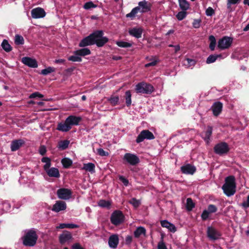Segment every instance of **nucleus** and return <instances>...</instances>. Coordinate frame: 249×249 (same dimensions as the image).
<instances>
[{
  "label": "nucleus",
  "instance_id": "obj_1",
  "mask_svg": "<svg viewBox=\"0 0 249 249\" xmlns=\"http://www.w3.org/2000/svg\"><path fill=\"white\" fill-rule=\"evenodd\" d=\"M102 31H96L82 39L79 44L80 47H85L95 44L98 47H102L108 41V38L103 36Z\"/></svg>",
  "mask_w": 249,
  "mask_h": 249
},
{
  "label": "nucleus",
  "instance_id": "obj_2",
  "mask_svg": "<svg viewBox=\"0 0 249 249\" xmlns=\"http://www.w3.org/2000/svg\"><path fill=\"white\" fill-rule=\"evenodd\" d=\"M38 236L35 230L32 229L24 231L21 239L23 244L27 247H34L36 243Z\"/></svg>",
  "mask_w": 249,
  "mask_h": 249
},
{
  "label": "nucleus",
  "instance_id": "obj_3",
  "mask_svg": "<svg viewBox=\"0 0 249 249\" xmlns=\"http://www.w3.org/2000/svg\"><path fill=\"white\" fill-rule=\"evenodd\" d=\"M222 190L224 194L228 196H233L236 192V183L235 178L229 176L225 178V182L222 186Z\"/></svg>",
  "mask_w": 249,
  "mask_h": 249
},
{
  "label": "nucleus",
  "instance_id": "obj_4",
  "mask_svg": "<svg viewBox=\"0 0 249 249\" xmlns=\"http://www.w3.org/2000/svg\"><path fill=\"white\" fill-rule=\"evenodd\" d=\"M135 90L137 93L151 94L154 91V87L151 84L142 82L136 85Z\"/></svg>",
  "mask_w": 249,
  "mask_h": 249
},
{
  "label": "nucleus",
  "instance_id": "obj_5",
  "mask_svg": "<svg viewBox=\"0 0 249 249\" xmlns=\"http://www.w3.org/2000/svg\"><path fill=\"white\" fill-rule=\"evenodd\" d=\"M233 42V38L228 36H224L219 39L217 42V48L220 50L229 49Z\"/></svg>",
  "mask_w": 249,
  "mask_h": 249
},
{
  "label": "nucleus",
  "instance_id": "obj_6",
  "mask_svg": "<svg viewBox=\"0 0 249 249\" xmlns=\"http://www.w3.org/2000/svg\"><path fill=\"white\" fill-rule=\"evenodd\" d=\"M110 221L113 225H119L124 222V215L121 211L116 210L112 213Z\"/></svg>",
  "mask_w": 249,
  "mask_h": 249
},
{
  "label": "nucleus",
  "instance_id": "obj_7",
  "mask_svg": "<svg viewBox=\"0 0 249 249\" xmlns=\"http://www.w3.org/2000/svg\"><path fill=\"white\" fill-rule=\"evenodd\" d=\"M123 160L127 163L132 166L137 165L140 162V159L136 155L130 153H125Z\"/></svg>",
  "mask_w": 249,
  "mask_h": 249
},
{
  "label": "nucleus",
  "instance_id": "obj_8",
  "mask_svg": "<svg viewBox=\"0 0 249 249\" xmlns=\"http://www.w3.org/2000/svg\"><path fill=\"white\" fill-rule=\"evenodd\" d=\"M155 138L153 134L148 130L142 131L138 136L136 142L137 143H140L145 139L153 140Z\"/></svg>",
  "mask_w": 249,
  "mask_h": 249
},
{
  "label": "nucleus",
  "instance_id": "obj_9",
  "mask_svg": "<svg viewBox=\"0 0 249 249\" xmlns=\"http://www.w3.org/2000/svg\"><path fill=\"white\" fill-rule=\"evenodd\" d=\"M229 150V146L227 143L222 142L215 145L214 147V152L219 155L226 154Z\"/></svg>",
  "mask_w": 249,
  "mask_h": 249
},
{
  "label": "nucleus",
  "instance_id": "obj_10",
  "mask_svg": "<svg viewBox=\"0 0 249 249\" xmlns=\"http://www.w3.org/2000/svg\"><path fill=\"white\" fill-rule=\"evenodd\" d=\"M208 237L211 240H216L220 238L221 234L220 232L213 227H208L207 230Z\"/></svg>",
  "mask_w": 249,
  "mask_h": 249
},
{
  "label": "nucleus",
  "instance_id": "obj_11",
  "mask_svg": "<svg viewBox=\"0 0 249 249\" xmlns=\"http://www.w3.org/2000/svg\"><path fill=\"white\" fill-rule=\"evenodd\" d=\"M56 193L59 198L64 200L69 199L72 195L71 190L66 188L59 189Z\"/></svg>",
  "mask_w": 249,
  "mask_h": 249
},
{
  "label": "nucleus",
  "instance_id": "obj_12",
  "mask_svg": "<svg viewBox=\"0 0 249 249\" xmlns=\"http://www.w3.org/2000/svg\"><path fill=\"white\" fill-rule=\"evenodd\" d=\"M82 120V117L74 115H70L66 119V123L72 127V125H78Z\"/></svg>",
  "mask_w": 249,
  "mask_h": 249
},
{
  "label": "nucleus",
  "instance_id": "obj_13",
  "mask_svg": "<svg viewBox=\"0 0 249 249\" xmlns=\"http://www.w3.org/2000/svg\"><path fill=\"white\" fill-rule=\"evenodd\" d=\"M31 15L34 18H44L46 15V13L43 8L37 7L32 10Z\"/></svg>",
  "mask_w": 249,
  "mask_h": 249
},
{
  "label": "nucleus",
  "instance_id": "obj_14",
  "mask_svg": "<svg viewBox=\"0 0 249 249\" xmlns=\"http://www.w3.org/2000/svg\"><path fill=\"white\" fill-rule=\"evenodd\" d=\"M139 9V12L141 13H146L150 11V4L146 0L139 2L138 6H136Z\"/></svg>",
  "mask_w": 249,
  "mask_h": 249
},
{
  "label": "nucleus",
  "instance_id": "obj_15",
  "mask_svg": "<svg viewBox=\"0 0 249 249\" xmlns=\"http://www.w3.org/2000/svg\"><path fill=\"white\" fill-rule=\"evenodd\" d=\"M67 208L65 202L62 201H56L53 205L52 210L54 212L58 213L61 211H64Z\"/></svg>",
  "mask_w": 249,
  "mask_h": 249
},
{
  "label": "nucleus",
  "instance_id": "obj_16",
  "mask_svg": "<svg viewBox=\"0 0 249 249\" xmlns=\"http://www.w3.org/2000/svg\"><path fill=\"white\" fill-rule=\"evenodd\" d=\"M22 62L25 65L33 68L37 67V63L36 59L29 57H24L22 58Z\"/></svg>",
  "mask_w": 249,
  "mask_h": 249
},
{
  "label": "nucleus",
  "instance_id": "obj_17",
  "mask_svg": "<svg viewBox=\"0 0 249 249\" xmlns=\"http://www.w3.org/2000/svg\"><path fill=\"white\" fill-rule=\"evenodd\" d=\"M142 32L143 29L142 27H135L130 28L128 30L129 34L137 38H139L142 37Z\"/></svg>",
  "mask_w": 249,
  "mask_h": 249
},
{
  "label": "nucleus",
  "instance_id": "obj_18",
  "mask_svg": "<svg viewBox=\"0 0 249 249\" xmlns=\"http://www.w3.org/2000/svg\"><path fill=\"white\" fill-rule=\"evenodd\" d=\"M72 238L71 234L68 231H64L59 236V239L61 244H63L66 242H69Z\"/></svg>",
  "mask_w": 249,
  "mask_h": 249
},
{
  "label": "nucleus",
  "instance_id": "obj_19",
  "mask_svg": "<svg viewBox=\"0 0 249 249\" xmlns=\"http://www.w3.org/2000/svg\"><path fill=\"white\" fill-rule=\"evenodd\" d=\"M181 171L184 174L193 175L196 172V168L194 166L187 164L181 166Z\"/></svg>",
  "mask_w": 249,
  "mask_h": 249
},
{
  "label": "nucleus",
  "instance_id": "obj_20",
  "mask_svg": "<svg viewBox=\"0 0 249 249\" xmlns=\"http://www.w3.org/2000/svg\"><path fill=\"white\" fill-rule=\"evenodd\" d=\"M108 245L112 249L117 248L119 244V237L117 234L111 235L108 239Z\"/></svg>",
  "mask_w": 249,
  "mask_h": 249
},
{
  "label": "nucleus",
  "instance_id": "obj_21",
  "mask_svg": "<svg viewBox=\"0 0 249 249\" xmlns=\"http://www.w3.org/2000/svg\"><path fill=\"white\" fill-rule=\"evenodd\" d=\"M24 143V141L21 139L13 141L10 145L11 151H16L18 150Z\"/></svg>",
  "mask_w": 249,
  "mask_h": 249
},
{
  "label": "nucleus",
  "instance_id": "obj_22",
  "mask_svg": "<svg viewBox=\"0 0 249 249\" xmlns=\"http://www.w3.org/2000/svg\"><path fill=\"white\" fill-rule=\"evenodd\" d=\"M47 175L51 178H58L60 177V173L58 169L55 167H50L46 171Z\"/></svg>",
  "mask_w": 249,
  "mask_h": 249
},
{
  "label": "nucleus",
  "instance_id": "obj_23",
  "mask_svg": "<svg viewBox=\"0 0 249 249\" xmlns=\"http://www.w3.org/2000/svg\"><path fill=\"white\" fill-rule=\"evenodd\" d=\"M223 105L220 102L214 103L212 107L213 114L215 116H218L222 111Z\"/></svg>",
  "mask_w": 249,
  "mask_h": 249
},
{
  "label": "nucleus",
  "instance_id": "obj_24",
  "mask_svg": "<svg viewBox=\"0 0 249 249\" xmlns=\"http://www.w3.org/2000/svg\"><path fill=\"white\" fill-rule=\"evenodd\" d=\"M160 224L162 227L166 228L171 232H174L176 231L175 226L167 220L161 221Z\"/></svg>",
  "mask_w": 249,
  "mask_h": 249
},
{
  "label": "nucleus",
  "instance_id": "obj_25",
  "mask_svg": "<svg viewBox=\"0 0 249 249\" xmlns=\"http://www.w3.org/2000/svg\"><path fill=\"white\" fill-rule=\"evenodd\" d=\"M71 128V127L66 123L65 120V122L60 123L58 124L57 129L62 132H68Z\"/></svg>",
  "mask_w": 249,
  "mask_h": 249
},
{
  "label": "nucleus",
  "instance_id": "obj_26",
  "mask_svg": "<svg viewBox=\"0 0 249 249\" xmlns=\"http://www.w3.org/2000/svg\"><path fill=\"white\" fill-rule=\"evenodd\" d=\"M95 166L94 163L89 162L88 163H84L83 166L81 169L86 171H89L91 173H93L95 172Z\"/></svg>",
  "mask_w": 249,
  "mask_h": 249
},
{
  "label": "nucleus",
  "instance_id": "obj_27",
  "mask_svg": "<svg viewBox=\"0 0 249 249\" xmlns=\"http://www.w3.org/2000/svg\"><path fill=\"white\" fill-rule=\"evenodd\" d=\"M212 127L208 126L206 131L202 133V136L204 140L208 143L210 139L212 133Z\"/></svg>",
  "mask_w": 249,
  "mask_h": 249
},
{
  "label": "nucleus",
  "instance_id": "obj_28",
  "mask_svg": "<svg viewBox=\"0 0 249 249\" xmlns=\"http://www.w3.org/2000/svg\"><path fill=\"white\" fill-rule=\"evenodd\" d=\"M146 233V230L143 227H139L134 232V236L136 238H139L141 235H145Z\"/></svg>",
  "mask_w": 249,
  "mask_h": 249
},
{
  "label": "nucleus",
  "instance_id": "obj_29",
  "mask_svg": "<svg viewBox=\"0 0 249 249\" xmlns=\"http://www.w3.org/2000/svg\"><path fill=\"white\" fill-rule=\"evenodd\" d=\"M79 226V225L75 224L72 223H61L59 225V226L56 227L57 229H64V228H69V229H75L77 228Z\"/></svg>",
  "mask_w": 249,
  "mask_h": 249
},
{
  "label": "nucleus",
  "instance_id": "obj_30",
  "mask_svg": "<svg viewBox=\"0 0 249 249\" xmlns=\"http://www.w3.org/2000/svg\"><path fill=\"white\" fill-rule=\"evenodd\" d=\"M97 204L98 206L103 208L109 209L111 206L110 201L106 200L105 199H101L99 200Z\"/></svg>",
  "mask_w": 249,
  "mask_h": 249
},
{
  "label": "nucleus",
  "instance_id": "obj_31",
  "mask_svg": "<svg viewBox=\"0 0 249 249\" xmlns=\"http://www.w3.org/2000/svg\"><path fill=\"white\" fill-rule=\"evenodd\" d=\"M41 161L45 163L43 166V169L44 171H46L50 168L51 166V160L50 158L47 157H43L41 159Z\"/></svg>",
  "mask_w": 249,
  "mask_h": 249
},
{
  "label": "nucleus",
  "instance_id": "obj_32",
  "mask_svg": "<svg viewBox=\"0 0 249 249\" xmlns=\"http://www.w3.org/2000/svg\"><path fill=\"white\" fill-rule=\"evenodd\" d=\"M139 12V8L135 7L132 9L131 11L129 13L126 15V17L127 18H130L131 20H133L134 19Z\"/></svg>",
  "mask_w": 249,
  "mask_h": 249
},
{
  "label": "nucleus",
  "instance_id": "obj_33",
  "mask_svg": "<svg viewBox=\"0 0 249 249\" xmlns=\"http://www.w3.org/2000/svg\"><path fill=\"white\" fill-rule=\"evenodd\" d=\"M76 51L77 54H79L81 57V56H85L86 55H89L91 53L90 50L87 48L79 49Z\"/></svg>",
  "mask_w": 249,
  "mask_h": 249
},
{
  "label": "nucleus",
  "instance_id": "obj_34",
  "mask_svg": "<svg viewBox=\"0 0 249 249\" xmlns=\"http://www.w3.org/2000/svg\"><path fill=\"white\" fill-rule=\"evenodd\" d=\"M179 5L180 9L183 11H186L189 9L190 4L186 0H178Z\"/></svg>",
  "mask_w": 249,
  "mask_h": 249
},
{
  "label": "nucleus",
  "instance_id": "obj_35",
  "mask_svg": "<svg viewBox=\"0 0 249 249\" xmlns=\"http://www.w3.org/2000/svg\"><path fill=\"white\" fill-rule=\"evenodd\" d=\"M107 101L112 106H116L118 104L119 98L118 96L112 95L107 98Z\"/></svg>",
  "mask_w": 249,
  "mask_h": 249
},
{
  "label": "nucleus",
  "instance_id": "obj_36",
  "mask_svg": "<svg viewBox=\"0 0 249 249\" xmlns=\"http://www.w3.org/2000/svg\"><path fill=\"white\" fill-rule=\"evenodd\" d=\"M70 144L69 140H64L59 142L58 143V148L61 150H65L68 147Z\"/></svg>",
  "mask_w": 249,
  "mask_h": 249
},
{
  "label": "nucleus",
  "instance_id": "obj_37",
  "mask_svg": "<svg viewBox=\"0 0 249 249\" xmlns=\"http://www.w3.org/2000/svg\"><path fill=\"white\" fill-rule=\"evenodd\" d=\"M209 40L210 42V45H209V48L210 49L213 51L214 50L216 45V39L215 37L213 36H210L209 37Z\"/></svg>",
  "mask_w": 249,
  "mask_h": 249
},
{
  "label": "nucleus",
  "instance_id": "obj_38",
  "mask_svg": "<svg viewBox=\"0 0 249 249\" xmlns=\"http://www.w3.org/2000/svg\"><path fill=\"white\" fill-rule=\"evenodd\" d=\"M221 54H212L209 55L206 60V63L207 64H211L214 62L218 57H221Z\"/></svg>",
  "mask_w": 249,
  "mask_h": 249
},
{
  "label": "nucleus",
  "instance_id": "obj_39",
  "mask_svg": "<svg viewBox=\"0 0 249 249\" xmlns=\"http://www.w3.org/2000/svg\"><path fill=\"white\" fill-rule=\"evenodd\" d=\"M241 0H227V7L230 12L232 11L233 9L231 7L232 5L238 4Z\"/></svg>",
  "mask_w": 249,
  "mask_h": 249
},
{
  "label": "nucleus",
  "instance_id": "obj_40",
  "mask_svg": "<svg viewBox=\"0 0 249 249\" xmlns=\"http://www.w3.org/2000/svg\"><path fill=\"white\" fill-rule=\"evenodd\" d=\"M73 53L74 55L70 56L68 60L72 62H81L82 58L79 54H77L76 51L74 52Z\"/></svg>",
  "mask_w": 249,
  "mask_h": 249
},
{
  "label": "nucleus",
  "instance_id": "obj_41",
  "mask_svg": "<svg viewBox=\"0 0 249 249\" xmlns=\"http://www.w3.org/2000/svg\"><path fill=\"white\" fill-rule=\"evenodd\" d=\"M125 103L126 104V106L127 107H129L131 104V94L130 90H127L125 93Z\"/></svg>",
  "mask_w": 249,
  "mask_h": 249
},
{
  "label": "nucleus",
  "instance_id": "obj_42",
  "mask_svg": "<svg viewBox=\"0 0 249 249\" xmlns=\"http://www.w3.org/2000/svg\"><path fill=\"white\" fill-rule=\"evenodd\" d=\"M62 164L64 168H67L72 164V161L69 158H64L61 160Z\"/></svg>",
  "mask_w": 249,
  "mask_h": 249
},
{
  "label": "nucleus",
  "instance_id": "obj_43",
  "mask_svg": "<svg viewBox=\"0 0 249 249\" xmlns=\"http://www.w3.org/2000/svg\"><path fill=\"white\" fill-rule=\"evenodd\" d=\"M116 44L120 47L122 48H129L132 45V43L130 42L119 41L116 42Z\"/></svg>",
  "mask_w": 249,
  "mask_h": 249
},
{
  "label": "nucleus",
  "instance_id": "obj_44",
  "mask_svg": "<svg viewBox=\"0 0 249 249\" xmlns=\"http://www.w3.org/2000/svg\"><path fill=\"white\" fill-rule=\"evenodd\" d=\"M1 46L3 49L7 52H10L11 50V46L9 44L8 41L5 39L3 40L1 43Z\"/></svg>",
  "mask_w": 249,
  "mask_h": 249
},
{
  "label": "nucleus",
  "instance_id": "obj_45",
  "mask_svg": "<svg viewBox=\"0 0 249 249\" xmlns=\"http://www.w3.org/2000/svg\"><path fill=\"white\" fill-rule=\"evenodd\" d=\"M24 40L23 37L19 35H16L15 37V43L17 45H22L24 44Z\"/></svg>",
  "mask_w": 249,
  "mask_h": 249
},
{
  "label": "nucleus",
  "instance_id": "obj_46",
  "mask_svg": "<svg viewBox=\"0 0 249 249\" xmlns=\"http://www.w3.org/2000/svg\"><path fill=\"white\" fill-rule=\"evenodd\" d=\"M195 207V204L190 198L187 199L186 208L188 211H191Z\"/></svg>",
  "mask_w": 249,
  "mask_h": 249
},
{
  "label": "nucleus",
  "instance_id": "obj_47",
  "mask_svg": "<svg viewBox=\"0 0 249 249\" xmlns=\"http://www.w3.org/2000/svg\"><path fill=\"white\" fill-rule=\"evenodd\" d=\"M55 71V69L53 67H49L46 69H43L41 71V74L46 75H48L51 72H53Z\"/></svg>",
  "mask_w": 249,
  "mask_h": 249
},
{
  "label": "nucleus",
  "instance_id": "obj_48",
  "mask_svg": "<svg viewBox=\"0 0 249 249\" xmlns=\"http://www.w3.org/2000/svg\"><path fill=\"white\" fill-rule=\"evenodd\" d=\"M149 61H151V62L148 63H147L145 65V67L146 68H148L151 66H154L156 65L157 63L159 61V60L156 58L155 57H154L153 58L149 59Z\"/></svg>",
  "mask_w": 249,
  "mask_h": 249
},
{
  "label": "nucleus",
  "instance_id": "obj_49",
  "mask_svg": "<svg viewBox=\"0 0 249 249\" xmlns=\"http://www.w3.org/2000/svg\"><path fill=\"white\" fill-rule=\"evenodd\" d=\"M129 203L132 204L135 208H138L141 204V201L136 199L135 198H132L129 201Z\"/></svg>",
  "mask_w": 249,
  "mask_h": 249
},
{
  "label": "nucleus",
  "instance_id": "obj_50",
  "mask_svg": "<svg viewBox=\"0 0 249 249\" xmlns=\"http://www.w3.org/2000/svg\"><path fill=\"white\" fill-rule=\"evenodd\" d=\"M186 16L187 13L186 11L182 10V11L179 12L177 14L176 17L178 20H182L184 18H185Z\"/></svg>",
  "mask_w": 249,
  "mask_h": 249
},
{
  "label": "nucleus",
  "instance_id": "obj_51",
  "mask_svg": "<svg viewBox=\"0 0 249 249\" xmlns=\"http://www.w3.org/2000/svg\"><path fill=\"white\" fill-rule=\"evenodd\" d=\"M196 63V62L194 59L187 58L185 60V65L188 67H190L195 66Z\"/></svg>",
  "mask_w": 249,
  "mask_h": 249
},
{
  "label": "nucleus",
  "instance_id": "obj_52",
  "mask_svg": "<svg viewBox=\"0 0 249 249\" xmlns=\"http://www.w3.org/2000/svg\"><path fill=\"white\" fill-rule=\"evenodd\" d=\"M96 7H97V5L94 4L92 1L87 2L84 5V9L87 10Z\"/></svg>",
  "mask_w": 249,
  "mask_h": 249
},
{
  "label": "nucleus",
  "instance_id": "obj_53",
  "mask_svg": "<svg viewBox=\"0 0 249 249\" xmlns=\"http://www.w3.org/2000/svg\"><path fill=\"white\" fill-rule=\"evenodd\" d=\"M207 210L210 213H214L217 211V208L213 204H210L208 206Z\"/></svg>",
  "mask_w": 249,
  "mask_h": 249
},
{
  "label": "nucleus",
  "instance_id": "obj_54",
  "mask_svg": "<svg viewBox=\"0 0 249 249\" xmlns=\"http://www.w3.org/2000/svg\"><path fill=\"white\" fill-rule=\"evenodd\" d=\"M210 213V212L207 210H204L201 215V217L202 220H207L209 216Z\"/></svg>",
  "mask_w": 249,
  "mask_h": 249
},
{
  "label": "nucleus",
  "instance_id": "obj_55",
  "mask_svg": "<svg viewBox=\"0 0 249 249\" xmlns=\"http://www.w3.org/2000/svg\"><path fill=\"white\" fill-rule=\"evenodd\" d=\"M43 96H44L43 95L40 93L39 92H34V93H32L31 94H30V95L29 96V98H41L43 97Z\"/></svg>",
  "mask_w": 249,
  "mask_h": 249
},
{
  "label": "nucleus",
  "instance_id": "obj_56",
  "mask_svg": "<svg viewBox=\"0 0 249 249\" xmlns=\"http://www.w3.org/2000/svg\"><path fill=\"white\" fill-rule=\"evenodd\" d=\"M97 153L98 155L101 156H107L109 155V153L104 150L102 148H98L97 149Z\"/></svg>",
  "mask_w": 249,
  "mask_h": 249
},
{
  "label": "nucleus",
  "instance_id": "obj_57",
  "mask_svg": "<svg viewBox=\"0 0 249 249\" xmlns=\"http://www.w3.org/2000/svg\"><path fill=\"white\" fill-rule=\"evenodd\" d=\"M214 14V10L211 7H209L206 10V15L207 16H212Z\"/></svg>",
  "mask_w": 249,
  "mask_h": 249
},
{
  "label": "nucleus",
  "instance_id": "obj_58",
  "mask_svg": "<svg viewBox=\"0 0 249 249\" xmlns=\"http://www.w3.org/2000/svg\"><path fill=\"white\" fill-rule=\"evenodd\" d=\"M119 179L124 184V186H128L129 184V181L128 179L124 178L123 176H120Z\"/></svg>",
  "mask_w": 249,
  "mask_h": 249
},
{
  "label": "nucleus",
  "instance_id": "obj_59",
  "mask_svg": "<svg viewBox=\"0 0 249 249\" xmlns=\"http://www.w3.org/2000/svg\"><path fill=\"white\" fill-rule=\"evenodd\" d=\"M193 26L195 28H198L200 26V20L194 19L193 22Z\"/></svg>",
  "mask_w": 249,
  "mask_h": 249
},
{
  "label": "nucleus",
  "instance_id": "obj_60",
  "mask_svg": "<svg viewBox=\"0 0 249 249\" xmlns=\"http://www.w3.org/2000/svg\"><path fill=\"white\" fill-rule=\"evenodd\" d=\"M158 249H167L162 240L159 242L158 245Z\"/></svg>",
  "mask_w": 249,
  "mask_h": 249
},
{
  "label": "nucleus",
  "instance_id": "obj_61",
  "mask_svg": "<svg viewBox=\"0 0 249 249\" xmlns=\"http://www.w3.org/2000/svg\"><path fill=\"white\" fill-rule=\"evenodd\" d=\"M39 152L41 155H44L46 152V149L45 146L42 145L39 149Z\"/></svg>",
  "mask_w": 249,
  "mask_h": 249
},
{
  "label": "nucleus",
  "instance_id": "obj_62",
  "mask_svg": "<svg viewBox=\"0 0 249 249\" xmlns=\"http://www.w3.org/2000/svg\"><path fill=\"white\" fill-rule=\"evenodd\" d=\"M242 205L244 208L249 207V195L247 197V201L243 202Z\"/></svg>",
  "mask_w": 249,
  "mask_h": 249
},
{
  "label": "nucleus",
  "instance_id": "obj_63",
  "mask_svg": "<svg viewBox=\"0 0 249 249\" xmlns=\"http://www.w3.org/2000/svg\"><path fill=\"white\" fill-rule=\"evenodd\" d=\"M72 249H84L79 244H75L72 247Z\"/></svg>",
  "mask_w": 249,
  "mask_h": 249
},
{
  "label": "nucleus",
  "instance_id": "obj_64",
  "mask_svg": "<svg viewBox=\"0 0 249 249\" xmlns=\"http://www.w3.org/2000/svg\"><path fill=\"white\" fill-rule=\"evenodd\" d=\"M132 241V237L131 236H127L125 238V242L127 244L131 243Z\"/></svg>",
  "mask_w": 249,
  "mask_h": 249
}]
</instances>
